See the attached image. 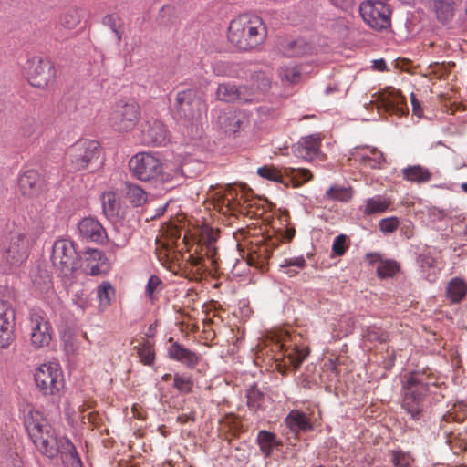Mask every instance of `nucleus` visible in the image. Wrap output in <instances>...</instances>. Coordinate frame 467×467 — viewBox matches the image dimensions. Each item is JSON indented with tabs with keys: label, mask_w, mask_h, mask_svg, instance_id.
<instances>
[{
	"label": "nucleus",
	"mask_w": 467,
	"mask_h": 467,
	"mask_svg": "<svg viewBox=\"0 0 467 467\" xmlns=\"http://www.w3.org/2000/svg\"><path fill=\"white\" fill-rule=\"evenodd\" d=\"M181 237L182 229L172 223L161 226L156 255L162 265L190 279L200 278L209 267L217 268L219 255L213 236L184 232L182 241Z\"/></svg>",
	"instance_id": "obj_1"
},
{
	"label": "nucleus",
	"mask_w": 467,
	"mask_h": 467,
	"mask_svg": "<svg viewBox=\"0 0 467 467\" xmlns=\"http://www.w3.org/2000/svg\"><path fill=\"white\" fill-rule=\"evenodd\" d=\"M24 424L40 453L48 458L61 454L71 460L72 465L80 463L74 444L67 438L59 436L41 411L30 409L25 416Z\"/></svg>",
	"instance_id": "obj_2"
},
{
	"label": "nucleus",
	"mask_w": 467,
	"mask_h": 467,
	"mask_svg": "<svg viewBox=\"0 0 467 467\" xmlns=\"http://www.w3.org/2000/svg\"><path fill=\"white\" fill-rule=\"evenodd\" d=\"M267 37V27L263 19L254 14L244 13L231 20L227 39L240 51H251L259 47Z\"/></svg>",
	"instance_id": "obj_3"
},
{
	"label": "nucleus",
	"mask_w": 467,
	"mask_h": 467,
	"mask_svg": "<svg viewBox=\"0 0 467 467\" xmlns=\"http://www.w3.org/2000/svg\"><path fill=\"white\" fill-rule=\"evenodd\" d=\"M438 386V378L431 369L407 373L402 379V408L411 418L419 419L423 411L424 401L432 387Z\"/></svg>",
	"instance_id": "obj_4"
},
{
	"label": "nucleus",
	"mask_w": 467,
	"mask_h": 467,
	"mask_svg": "<svg viewBox=\"0 0 467 467\" xmlns=\"http://www.w3.org/2000/svg\"><path fill=\"white\" fill-rule=\"evenodd\" d=\"M299 336L279 330L267 339L277 370L285 374L291 368L296 369L308 355L307 348L299 346Z\"/></svg>",
	"instance_id": "obj_5"
},
{
	"label": "nucleus",
	"mask_w": 467,
	"mask_h": 467,
	"mask_svg": "<svg viewBox=\"0 0 467 467\" xmlns=\"http://www.w3.org/2000/svg\"><path fill=\"white\" fill-rule=\"evenodd\" d=\"M211 197L214 208L223 214H243L254 218L262 213H259L260 209L254 206V202L249 200L247 192L233 185L216 191Z\"/></svg>",
	"instance_id": "obj_6"
},
{
	"label": "nucleus",
	"mask_w": 467,
	"mask_h": 467,
	"mask_svg": "<svg viewBox=\"0 0 467 467\" xmlns=\"http://www.w3.org/2000/svg\"><path fill=\"white\" fill-rule=\"evenodd\" d=\"M99 157V143L93 140H79L65 153V166L69 171H79Z\"/></svg>",
	"instance_id": "obj_7"
},
{
	"label": "nucleus",
	"mask_w": 467,
	"mask_h": 467,
	"mask_svg": "<svg viewBox=\"0 0 467 467\" xmlns=\"http://www.w3.org/2000/svg\"><path fill=\"white\" fill-rule=\"evenodd\" d=\"M206 109V104L197 96L195 90L187 89L177 93L174 105L175 115L185 125L190 123L197 129Z\"/></svg>",
	"instance_id": "obj_8"
},
{
	"label": "nucleus",
	"mask_w": 467,
	"mask_h": 467,
	"mask_svg": "<svg viewBox=\"0 0 467 467\" xmlns=\"http://www.w3.org/2000/svg\"><path fill=\"white\" fill-rule=\"evenodd\" d=\"M51 261L62 276H70L79 268V255L73 241L60 238L55 241Z\"/></svg>",
	"instance_id": "obj_9"
},
{
	"label": "nucleus",
	"mask_w": 467,
	"mask_h": 467,
	"mask_svg": "<svg viewBox=\"0 0 467 467\" xmlns=\"http://www.w3.org/2000/svg\"><path fill=\"white\" fill-rule=\"evenodd\" d=\"M34 379L39 391L47 396L58 395L65 385L63 371L57 362H45L38 366Z\"/></svg>",
	"instance_id": "obj_10"
},
{
	"label": "nucleus",
	"mask_w": 467,
	"mask_h": 467,
	"mask_svg": "<svg viewBox=\"0 0 467 467\" xmlns=\"http://www.w3.org/2000/svg\"><path fill=\"white\" fill-rule=\"evenodd\" d=\"M132 175L141 182L157 181L161 171V160L157 153L138 152L129 161Z\"/></svg>",
	"instance_id": "obj_11"
},
{
	"label": "nucleus",
	"mask_w": 467,
	"mask_h": 467,
	"mask_svg": "<svg viewBox=\"0 0 467 467\" xmlns=\"http://www.w3.org/2000/svg\"><path fill=\"white\" fill-rule=\"evenodd\" d=\"M140 118V105L134 101L117 103L109 118V125L119 132L131 130Z\"/></svg>",
	"instance_id": "obj_12"
},
{
	"label": "nucleus",
	"mask_w": 467,
	"mask_h": 467,
	"mask_svg": "<svg viewBox=\"0 0 467 467\" xmlns=\"http://www.w3.org/2000/svg\"><path fill=\"white\" fill-rule=\"evenodd\" d=\"M364 22L371 28L380 31L390 26V8L382 1L366 0L359 5Z\"/></svg>",
	"instance_id": "obj_13"
},
{
	"label": "nucleus",
	"mask_w": 467,
	"mask_h": 467,
	"mask_svg": "<svg viewBox=\"0 0 467 467\" xmlns=\"http://www.w3.org/2000/svg\"><path fill=\"white\" fill-rule=\"evenodd\" d=\"M29 247V240L24 234L11 233L3 246L2 260L10 265H20L26 260Z\"/></svg>",
	"instance_id": "obj_14"
},
{
	"label": "nucleus",
	"mask_w": 467,
	"mask_h": 467,
	"mask_svg": "<svg viewBox=\"0 0 467 467\" xmlns=\"http://www.w3.org/2000/svg\"><path fill=\"white\" fill-rule=\"evenodd\" d=\"M27 78L32 86L45 88L56 78L55 67L47 58L33 57L27 61Z\"/></svg>",
	"instance_id": "obj_15"
},
{
	"label": "nucleus",
	"mask_w": 467,
	"mask_h": 467,
	"mask_svg": "<svg viewBox=\"0 0 467 467\" xmlns=\"http://www.w3.org/2000/svg\"><path fill=\"white\" fill-rule=\"evenodd\" d=\"M30 343L36 349L47 347L52 339V327L47 317L37 311L29 315Z\"/></svg>",
	"instance_id": "obj_16"
},
{
	"label": "nucleus",
	"mask_w": 467,
	"mask_h": 467,
	"mask_svg": "<svg viewBox=\"0 0 467 467\" xmlns=\"http://www.w3.org/2000/svg\"><path fill=\"white\" fill-rule=\"evenodd\" d=\"M16 310L13 305L0 299V348H8L16 339Z\"/></svg>",
	"instance_id": "obj_17"
},
{
	"label": "nucleus",
	"mask_w": 467,
	"mask_h": 467,
	"mask_svg": "<svg viewBox=\"0 0 467 467\" xmlns=\"http://www.w3.org/2000/svg\"><path fill=\"white\" fill-rule=\"evenodd\" d=\"M375 102L379 109H382L389 114L403 116L409 112L405 98L400 90L392 87L379 91Z\"/></svg>",
	"instance_id": "obj_18"
},
{
	"label": "nucleus",
	"mask_w": 467,
	"mask_h": 467,
	"mask_svg": "<svg viewBox=\"0 0 467 467\" xmlns=\"http://www.w3.org/2000/svg\"><path fill=\"white\" fill-rule=\"evenodd\" d=\"M277 246L278 242L276 239H265L262 237L251 244L247 259L248 264L262 268Z\"/></svg>",
	"instance_id": "obj_19"
},
{
	"label": "nucleus",
	"mask_w": 467,
	"mask_h": 467,
	"mask_svg": "<svg viewBox=\"0 0 467 467\" xmlns=\"http://www.w3.org/2000/svg\"><path fill=\"white\" fill-rule=\"evenodd\" d=\"M322 140L323 136L321 133H315L302 137L298 142L293 146V152L298 158L312 161L320 155Z\"/></svg>",
	"instance_id": "obj_20"
},
{
	"label": "nucleus",
	"mask_w": 467,
	"mask_h": 467,
	"mask_svg": "<svg viewBox=\"0 0 467 467\" xmlns=\"http://www.w3.org/2000/svg\"><path fill=\"white\" fill-rule=\"evenodd\" d=\"M141 142L145 145H162L167 140L168 130L159 120L145 121L141 124Z\"/></svg>",
	"instance_id": "obj_21"
},
{
	"label": "nucleus",
	"mask_w": 467,
	"mask_h": 467,
	"mask_svg": "<svg viewBox=\"0 0 467 467\" xmlns=\"http://www.w3.org/2000/svg\"><path fill=\"white\" fill-rule=\"evenodd\" d=\"M216 99L224 102L234 103L236 101L251 102L250 89L247 87H237L230 83L220 84L216 90Z\"/></svg>",
	"instance_id": "obj_22"
},
{
	"label": "nucleus",
	"mask_w": 467,
	"mask_h": 467,
	"mask_svg": "<svg viewBox=\"0 0 467 467\" xmlns=\"http://www.w3.org/2000/svg\"><path fill=\"white\" fill-rule=\"evenodd\" d=\"M79 235L90 242L103 244L107 240V233L101 223L93 217H85L78 225Z\"/></svg>",
	"instance_id": "obj_23"
},
{
	"label": "nucleus",
	"mask_w": 467,
	"mask_h": 467,
	"mask_svg": "<svg viewBox=\"0 0 467 467\" xmlns=\"http://www.w3.org/2000/svg\"><path fill=\"white\" fill-rule=\"evenodd\" d=\"M79 267L87 275H99L106 271V258L98 249H88L79 256Z\"/></svg>",
	"instance_id": "obj_24"
},
{
	"label": "nucleus",
	"mask_w": 467,
	"mask_h": 467,
	"mask_svg": "<svg viewBox=\"0 0 467 467\" xmlns=\"http://www.w3.org/2000/svg\"><path fill=\"white\" fill-rule=\"evenodd\" d=\"M20 192L26 197L37 196L42 188L40 174L36 170H27L18 179Z\"/></svg>",
	"instance_id": "obj_25"
},
{
	"label": "nucleus",
	"mask_w": 467,
	"mask_h": 467,
	"mask_svg": "<svg viewBox=\"0 0 467 467\" xmlns=\"http://www.w3.org/2000/svg\"><path fill=\"white\" fill-rule=\"evenodd\" d=\"M455 67V63L452 61L449 62H432L429 66L420 69L419 74L423 78H428L431 81L447 79L451 69Z\"/></svg>",
	"instance_id": "obj_26"
},
{
	"label": "nucleus",
	"mask_w": 467,
	"mask_h": 467,
	"mask_svg": "<svg viewBox=\"0 0 467 467\" xmlns=\"http://www.w3.org/2000/svg\"><path fill=\"white\" fill-rule=\"evenodd\" d=\"M168 356L189 368H194L200 361L197 353L186 348L178 342H172L168 348Z\"/></svg>",
	"instance_id": "obj_27"
},
{
	"label": "nucleus",
	"mask_w": 467,
	"mask_h": 467,
	"mask_svg": "<svg viewBox=\"0 0 467 467\" xmlns=\"http://www.w3.org/2000/svg\"><path fill=\"white\" fill-rule=\"evenodd\" d=\"M246 398L248 409L258 417L266 410L271 400L256 385H253L248 389Z\"/></svg>",
	"instance_id": "obj_28"
},
{
	"label": "nucleus",
	"mask_w": 467,
	"mask_h": 467,
	"mask_svg": "<svg viewBox=\"0 0 467 467\" xmlns=\"http://www.w3.org/2000/svg\"><path fill=\"white\" fill-rule=\"evenodd\" d=\"M351 154L354 157H359L360 162L369 168L377 169L385 162V158L382 152L376 148L368 146L362 148H356Z\"/></svg>",
	"instance_id": "obj_29"
},
{
	"label": "nucleus",
	"mask_w": 467,
	"mask_h": 467,
	"mask_svg": "<svg viewBox=\"0 0 467 467\" xmlns=\"http://www.w3.org/2000/svg\"><path fill=\"white\" fill-rule=\"evenodd\" d=\"M446 298L451 304H460L467 296V283L461 277H452L445 289Z\"/></svg>",
	"instance_id": "obj_30"
},
{
	"label": "nucleus",
	"mask_w": 467,
	"mask_h": 467,
	"mask_svg": "<svg viewBox=\"0 0 467 467\" xmlns=\"http://www.w3.org/2000/svg\"><path fill=\"white\" fill-rule=\"evenodd\" d=\"M256 442L265 458L271 457L275 449H279L283 446V442L275 433L265 430H262L258 432Z\"/></svg>",
	"instance_id": "obj_31"
},
{
	"label": "nucleus",
	"mask_w": 467,
	"mask_h": 467,
	"mask_svg": "<svg viewBox=\"0 0 467 467\" xmlns=\"http://www.w3.org/2000/svg\"><path fill=\"white\" fill-rule=\"evenodd\" d=\"M402 177L405 181L413 183H426L432 178V173L429 169L421 165H411L401 170Z\"/></svg>",
	"instance_id": "obj_32"
},
{
	"label": "nucleus",
	"mask_w": 467,
	"mask_h": 467,
	"mask_svg": "<svg viewBox=\"0 0 467 467\" xmlns=\"http://www.w3.org/2000/svg\"><path fill=\"white\" fill-rule=\"evenodd\" d=\"M285 423L295 433L312 429V424L307 416L298 410H293L289 412L285 418Z\"/></svg>",
	"instance_id": "obj_33"
},
{
	"label": "nucleus",
	"mask_w": 467,
	"mask_h": 467,
	"mask_svg": "<svg viewBox=\"0 0 467 467\" xmlns=\"http://www.w3.org/2000/svg\"><path fill=\"white\" fill-rule=\"evenodd\" d=\"M102 209L104 214L109 219L119 217L120 211V202L114 192H107L101 195Z\"/></svg>",
	"instance_id": "obj_34"
},
{
	"label": "nucleus",
	"mask_w": 467,
	"mask_h": 467,
	"mask_svg": "<svg viewBox=\"0 0 467 467\" xmlns=\"http://www.w3.org/2000/svg\"><path fill=\"white\" fill-rule=\"evenodd\" d=\"M284 173L285 174V181H287L288 183L292 182L295 187L301 186L311 181L313 177L311 171L305 168L285 167Z\"/></svg>",
	"instance_id": "obj_35"
},
{
	"label": "nucleus",
	"mask_w": 467,
	"mask_h": 467,
	"mask_svg": "<svg viewBox=\"0 0 467 467\" xmlns=\"http://www.w3.org/2000/svg\"><path fill=\"white\" fill-rule=\"evenodd\" d=\"M433 9L441 23L449 22L454 16L453 0H433Z\"/></svg>",
	"instance_id": "obj_36"
},
{
	"label": "nucleus",
	"mask_w": 467,
	"mask_h": 467,
	"mask_svg": "<svg viewBox=\"0 0 467 467\" xmlns=\"http://www.w3.org/2000/svg\"><path fill=\"white\" fill-rule=\"evenodd\" d=\"M97 297L99 309L104 311L115 297V288L109 282L104 281L97 287Z\"/></svg>",
	"instance_id": "obj_37"
},
{
	"label": "nucleus",
	"mask_w": 467,
	"mask_h": 467,
	"mask_svg": "<svg viewBox=\"0 0 467 467\" xmlns=\"http://www.w3.org/2000/svg\"><path fill=\"white\" fill-rule=\"evenodd\" d=\"M182 176V169L179 162L161 161V171L158 180L161 182H170Z\"/></svg>",
	"instance_id": "obj_38"
},
{
	"label": "nucleus",
	"mask_w": 467,
	"mask_h": 467,
	"mask_svg": "<svg viewBox=\"0 0 467 467\" xmlns=\"http://www.w3.org/2000/svg\"><path fill=\"white\" fill-rule=\"evenodd\" d=\"M389 205L390 202L387 198L377 195L366 201L364 213L367 215L381 213H384Z\"/></svg>",
	"instance_id": "obj_39"
},
{
	"label": "nucleus",
	"mask_w": 467,
	"mask_h": 467,
	"mask_svg": "<svg viewBox=\"0 0 467 467\" xmlns=\"http://www.w3.org/2000/svg\"><path fill=\"white\" fill-rule=\"evenodd\" d=\"M126 198L134 206L143 205L148 199L147 192L139 185L133 183L126 184Z\"/></svg>",
	"instance_id": "obj_40"
},
{
	"label": "nucleus",
	"mask_w": 467,
	"mask_h": 467,
	"mask_svg": "<svg viewBox=\"0 0 467 467\" xmlns=\"http://www.w3.org/2000/svg\"><path fill=\"white\" fill-rule=\"evenodd\" d=\"M352 196L353 192L350 187L333 185L326 192L324 198L330 201L348 202Z\"/></svg>",
	"instance_id": "obj_41"
},
{
	"label": "nucleus",
	"mask_w": 467,
	"mask_h": 467,
	"mask_svg": "<svg viewBox=\"0 0 467 467\" xmlns=\"http://www.w3.org/2000/svg\"><path fill=\"white\" fill-rule=\"evenodd\" d=\"M257 174L265 179L280 182L288 185V182L285 181V174L284 173V168L282 170L277 169L274 166H263L258 168Z\"/></svg>",
	"instance_id": "obj_42"
},
{
	"label": "nucleus",
	"mask_w": 467,
	"mask_h": 467,
	"mask_svg": "<svg viewBox=\"0 0 467 467\" xmlns=\"http://www.w3.org/2000/svg\"><path fill=\"white\" fill-rule=\"evenodd\" d=\"M102 23L104 26L111 29L117 38L118 43H119L123 36L124 23L122 18L117 15L109 14L103 17Z\"/></svg>",
	"instance_id": "obj_43"
},
{
	"label": "nucleus",
	"mask_w": 467,
	"mask_h": 467,
	"mask_svg": "<svg viewBox=\"0 0 467 467\" xmlns=\"http://www.w3.org/2000/svg\"><path fill=\"white\" fill-rule=\"evenodd\" d=\"M363 338L370 343H385L389 341V334L379 327L368 326L363 331Z\"/></svg>",
	"instance_id": "obj_44"
},
{
	"label": "nucleus",
	"mask_w": 467,
	"mask_h": 467,
	"mask_svg": "<svg viewBox=\"0 0 467 467\" xmlns=\"http://www.w3.org/2000/svg\"><path fill=\"white\" fill-rule=\"evenodd\" d=\"M400 271V265L391 259H383L377 267V274L380 278L392 277Z\"/></svg>",
	"instance_id": "obj_45"
},
{
	"label": "nucleus",
	"mask_w": 467,
	"mask_h": 467,
	"mask_svg": "<svg viewBox=\"0 0 467 467\" xmlns=\"http://www.w3.org/2000/svg\"><path fill=\"white\" fill-rule=\"evenodd\" d=\"M140 361L147 366H151L155 359L154 347L150 341H145L136 347Z\"/></svg>",
	"instance_id": "obj_46"
},
{
	"label": "nucleus",
	"mask_w": 467,
	"mask_h": 467,
	"mask_svg": "<svg viewBox=\"0 0 467 467\" xmlns=\"http://www.w3.org/2000/svg\"><path fill=\"white\" fill-rule=\"evenodd\" d=\"M79 22L80 17L78 11L74 9L63 13L59 17V24L67 29L75 28Z\"/></svg>",
	"instance_id": "obj_47"
},
{
	"label": "nucleus",
	"mask_w": 467,
	"mask_h": 467,
	"mask_svg": "<svg viewBox=\"0 0 467 467\" xmlns=\"http://www.w3.org/2000/svg\"><path fill=\"white\" fill-rule=\"evenodd\" d=\"M192 380L184 374H175L173 378V386L181 393H189L192 388Z\"/></svg>",
	"instance_id": "obj_48"
},
{
	"label": "nucleus",
	"mask_w": 467,
	"mask_h": 467,
	"mask_svg": "<svg viewBox=\"0 0 467 467\" xmlns=\"http://www.w3.org/2000/svg\"><path fill=\"white\" fill-rule=\"evenodd\" d=\"M163 289V284L157 275H151L147 283L145 293L151 301H154L157 294Z\"/></svg>",
	"instance_id": "obj_49"
},
{
	"label": "nucleus",
	"mask_w": 467,
	"mask_h": 467,
	"mask_svg": "<svg viewBox=\"0 0 467 467\" xmlns=\"http://www.w3.org/2000/svg\"><path fill=\"white\" fill-rule=\"evenodd\" d=\"M52 278L46 271L40 272L34 279V285L40 293L48 292L52 288Z\"/></svg>",
	"instance_id": "obj_50"
},
{
	"label": "nucleus",
	"mask_w": 467,
	"mask_h": 467,
	"mask_svg": "<svg viewBox=\"0 0 467 467\" xmlns=\"http://www.w3.org/2000/svg\"><path fill=\"white\" fill-rule=\"evenodd\" d=\"M280 76L292 84H296L300 80V71L296 67H285L281 68Z\"/></svg>",
	"instance_id": "obj_51"
},
{
	"label": "nucleus",
	"mask_w": 467,
	"mask_h": 467,
	"mask_svg": "<svg viewBox=\"0 0 467 467\" xmlns=\"http://www.w3.org/2000/svg\"><path fill=\"white\" fill-rule=\"evenodd\" d=\"M400 222L397 217L384 218L379 221V230L385 234H391L399 227Z\"/></svg>",
	"instance_id": "obj_52"
},
{
	"label": "nucleus",
	"mask_w": 467,
	"mask_h": 467,
	"mask_svg": "<svg viewBox=\"0 0 467 467\" xmlns=\"http://www.w3.org/2000/svg\"><path fill=\"white\" fill-rule=\"evenodd\" d=\"M213 71L216 76L233 77V70L227 62L216 61L213 64Z\"/></svg>",
	"instance_id": "obj_53"
},
{
	"label": "nucleus",
	"mask_w": 467,
	"mask_h": 467,
	"mask_svg": "<svg viewBox=\"0 0 467 467\" xmlns=\"http://www.w3.org/2000/svg\"><path fill=\"white\" fill-rule=\"evenodd\" d=\"M287 57L301 56L305 53L303 43L300 40L292 41L288 44V47L283 51Z\"/></svg>",
	"instance_id": "obj_54"
},
{
	"label": "nucleus",
	"mask_w": 467,
	"mask_h": 467,
	"mask_svg": "<svg viewBox=\"0 0 467 467\" xmlns=\"http://www.w3.org/2000/svg\"><path fill=\"white\" fill-rule=\"evenodd\" d=\"M347 237L344 234H340L337 236L332 244V251L337 256H342L348 248L347 244Z\"/></svg>",
	"instance_id": "obj_55"
},
{
	"label": "nucleus",
	"mask_w": 467,
	"mask_h": 467,
	"mask_svg": "<svg viewBox=\"0 0 467 467\" xmlns=\"http://www.w3.org/2000/svg\"><path fill=\"white\" fill-rule=\"evenodd\" d=\"M391 462L395 467H408L410 463V457L402 451H393Z\"/></svg>",
	"instance_id": "obj_56"
},
{
	"label": "nucleus",
	"mask_w": 467,
	"mask_h": 467,
	"mask_svg": "<svg viewBox=\"0 0 467 467\" xmlns=\"http://www.w3.org/2000/svg\"><path fill=\"white\" fill-rule=\"evenodd\" d=\"M418 263L423 270L431 269L437 265L436 259L431 255L430 253H423L420 254L418 257Z\"/></svg>",
	"instance_id": "obj_57"
},
{
	"label": "nucleus",
	"mask_w": 467,
	"mask_h": 467,
	"mask_svg": "<svg viewBox=\"0 0 467 467\" xmlns=\"http://www.w3.org/2000/svg\"><path fill=\"white\" fill-rule=\"evenodd\" d=\"M227 120L229 122L224 126L226 132L235 133L240 130L243 124V121L235 114H230V116L227 117Z\"/></svg>",
	"instance_id": "obj_58"
},
{
	"label": "nucleus",
	"mask_w": 467,
	"mask_h": 467,
	"mask_svg": "<svg viewBox=\"0 0 467 467\" xmlns=\"http://www.w3.org/2000/svg\"><path fill=\"white\" fill-rule=\"evenodd\" d=\"M306 265V259L304 256H298L289 259H285L283 264L281 265L282 268H289L291 266H296L299 269L305 268Z\"/></svg>",
	"instance_id": "obj_59"
},
{
	"label": "nucleus",
	"mask_w": 467,
	"mask_h": 467,
	"mask_svg": "<svg viewBox=\"0 0 467 467\" xmlns=\"http://www.w3.org/2000/svg\"><path fill=\"white\" fill-rule=\"evenodd\" d=\"M330 4L344 12L351 11L356 4V0H328Z\"/></svg>",
	"instance_id": "obj_60"
},
{
	"label": "nucleus",
	"mask_w": 467,
	"mask_h": 467,
	"mask_svg": "<svg viewBox=\"0 0 467 467\" xmlns=\"http://www.w3.org/2000/svg\"><path fill=\"white\" fill-rule=\"evenodd\" d=\"M86 423H89L93 427L99 426L102 419L97 411H90L86 416Z\"/></svg>",
	"instance_id": "obj_61"
},
{
	"label": "nucleus",
	"mask_w": 467,
	"mask_h": 467,
	"mask_svg": "<svg viewBox=\"0 0 467 467\" xmlns=\"http://www.w3.org/2000/svg\"><path fill=\"white\" fill-rule=\"evenodd\" d=\"M366 260L369 265H374L376 263L380 264V261L383 259L381 258V255L378 253H370L366 254Z\"/></svg>",
	"instance_id": "obj_62"
},
{
	"label": "nucleus",
	"mask_w": 467,
	"mask_h": 467,
	"mask_svg": "<svg viewBox=\"0 0 467 467\" xmlns=\"http://www.w3.org/2000/svg\"><path fill=\"white\" fill-rule=\"evenodd\" d=\"M194 415L192 413L182 414L177 417V422H179L180 424H186L189 421H194Z\"/></svg>",
	"instance_id": "obj_63"
},
{
	"label": "nucleus",
	"mask_w": 467,
	"mask_h": 467,
	"mask_svg": "<svg viewBox=\"0 0 467 467\" xmlns=\"http://www.w3.org/2000/svg\"><path fill=\"white\" fill-rule=\"evenodd\" d=\"M410 100H411V104H412V107H413L414 114L420 115V112H421L420 102L417 100V99H416V97H415V95L413 93H411Z\"/></svg>",
	"instance_id": "obj_64"
}]
</instances>
